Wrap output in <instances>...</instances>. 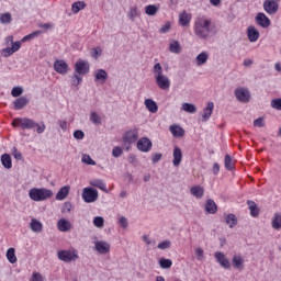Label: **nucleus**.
Wrapping results in <instances>:
<instances>
[{"mask_svg":"<svg viewBox=\"0 0 281 281\" xmlns=\"http://www.w3.org/2000/svg\"><path fill=\"white\" fill-rule=\"evenodd\" d=\"M11 124L14 128H22V131H32L35 128L38 135H43L46 128L45 123H36V121L30 117H16Z\"/></svg>","mask_w":281,"mask_h":281,"instance_id":"1","label":"nucleus"},{"mask_svg":"<svg viewBox=\"0 0 281 281\" xmlns=\"http://www.w3.org/2000/svg\"><path fill=\"white\" fill-rule=\"evenodd\" d=\"M193 29L198 38L207 41L210 34H212V20L207 19L205 15L199 16L194 21Z\"/></svg>","mask_w":281,"mask_h":281,"instance_id":"2","label":"nucleus"},{"mask_svg":"<svg viewBox=\"0 0 281 281\" xmlns=\"http://www.w3.org/2000/svg\"><path fill=\"white\" fill-rule=\"evenodd\" d=\"M154 74H156L155 80L157 87L162 91H168V89H170V79L164 76V68L161 67V64L157 63L154 65Z\"/></svg>","mask_w":281,"mask_h":281,"instance_id":"3","label":"nucleus"},{"mask_svg":"<svg viewBox=\"0 0 281 281\" xmlns=\"http://www.w3.org/2000/svg\"><path fill=\"white\" fill-rule=\"evenodd\" d=\"M29 196L32 201L41 202L47 201L54 196V192L45 188H33L29 191Z\"/></svg>","mask_w":281,"mask_h":281,"instance_id":"4","label":"nucleus"},{"mask_svg":"<svg viewBox=\"0 0 281 281\" xmlns=\"http://www.w3.org/2000/svg\"><path fill=\"white\" fill-rule=\"evenodd\" d=\"M74 69L75 75L82 78V76H87V74H89V71L91 70V65L85 59H78L74 65Z\"/></svg>","mask_w":281,"mask_h":281,"instance_id":"5","label":"nucleus"},{"mask_svg":"<svg viewBox=\"0 0 281 281\" xmlns=\"http://www.w3.org/2000/svg\"><path fill=\"white\" fill-rule=\"evenodd\" d=\"M98 190L93 187H87L82 191V199L85 203H95L98 201Z\"/></svg>","mask_w":281,"mask_h":281,"instance_id":"6","label":"nucleus"},{"mask_svg":"<svg viewBox=\"0 0 281 281\" xmlns=\"http://www.w3.org/2000/svg\"><path fill=\"white\" fill-rule=\"evenodd\" d=\"M57 257L61 262H72V260H78L77 250H59Z\"/></svg>","mask_w":281,"mask_h":281,"instance_id":"7","label":"nucleus"},{"mask_svg":"<svg viewBox=\"0 0 281 281\" xmlns=\"http://www.w3.org/2000/svg\"><path fill=\"white\" fill-rule=\"evenodd\" d=\"M137 139H139V132L137 128L130 130L123 135V142H124V145L127 146L126 148L127 150H128V146H131V144H135Z\"/></svg>","mask_w":281,"mask_h":281,"instance_id":"8","label":"nucleus"},{"mask_svg":"<svg viewBox=\"0 0 281 281\" xmlns=\"http://www.w3.org/2000/svg\"><path fill=\"white\" fill-rule=\"evenodd\" d=\"M235 98L238 102H243L247 104L251 100V92L247 88H236L235 89Z\"/></svg>","mask_w":281,"mask_h":281,"instance_id":"9","label":"nucleus"},{"mask_svg":"<svg viewBox=\"0 0 281 281\" xmlns=\"http://www.w3.org/2000/svg\"><path fill=\"white\" fill-rule=\"evenodd\" d=\"M136 148L140 153H150L153 150V142L148 137H142L137 140Z\"/></svg>","mask_w":281,"mask_h":281,"instance_id":"10","label":"nucleus"},{"mask_svg":"<svg viewBox=\"0 0 281 281\" xmlns=\"http://www.w3.org/2000/svg\"><path fill=\"white\" fill-rule=\"evenodd\" d=\"M255 23L259 25V27H262L263 30H267V27L271 26V20L267 14L259 12L255 16Z\"/></svg>","mask_w":281,"mask_h":281,"instance_id":"11","label":"nucleus"},{"mask_svg":"<svg viewBox=\"0 0 281 281\" xmlns=\"http://www.w3.org/2000/svg\"><path fill=\"white\" fill-rule=\"evenodd\" d=\"M263 10L267 14L273 15L278 13V10H280V4L273 0H266L263 2Z\"/></svg>","mask_w":281,"mask_h":281,"instance_id":"12","label":"nucleus"},{"mask_svg":"<svg viewBox=\"0 0 281 281\" xmlns=\"http://www.w3.org/2000/svg\"><path fill=\"white\" fill-rule=\"evenodd\" d=\"M214 258L216 262L222 266L223 269H232V263L229 262V259L223 254L222 251H216L214 254Z\"/></svg>","mask_w":281,"mask_h":281,"instance_id":"13","label":"nucleus"},{"mask_svg":"<svg viewBox=\"0 0 281 281\" xmlns=\"http://www.w3.org/2000/svg\"><path fill=\"white\" fill-rule=\"evenodd\" d=\"M54 70L57 74H60V76H66V74L69 71V65L63 59H56L54 61Z\"/></svg>","mask_w":281,"mask_h":281,"instance_id":"14","label":"nucleus"},{"mask_svg":"<svg viewBox=\"0 0 281 281\" xmlns=\"http://www.w3.org/2000/svg\"><path fill=\"white\" fill-rule=\"evenodd\" d=\"M247 37L250 43H256L260 38V31L256 26L250 25L247 27Z\"/></svg>","mask_w":281,"mask_h":281,"instance_id":"15","label":"nucleus"},{"mask_svg":"<svg viewBox=\"0 0 281 281\" xmlns=\"http://www.w3.org/2000/svg\"><path fill=\"white\" fill-rule=\"evenodd\" d=\"M30 104V99L26 97H20L13 101V106L15 111H22L26 105Z\"/></svg>","mask_w":281,"mask_h":281,"instance_id":"16","label":"nucleus"},{"mask_svg":"<svg viewBox=\"0 0 281 281\" xmlns=\"http://www.w3.org/2000/svg\"><path fill=\"white\" fill-rule=\"evenodd\" d=\"M109 80V72L104 69H98L94 75V82H99V85H104Z\"/></svg>","mask_w":281,"mask_h":281,"instance_id":"17","label":"nucleus"},{"mask_svg":"<svg viewBox=\"0 0 281 281\" xmlns=\"http://www.w3.org/2000/svg\"><path fill=\"white\" fill-rule=\"evenodd\" d=\"M214 113V102H207L206 106L203 109L202 122H207Z\"/></svg>","mask_w":281,"mask_h":281,"instance_id":"18","label":"nucleus"},{"mask_svg":"<svg viewBox=\"0 0 281 281\" xmlns=\"http://www.w3.org/2000/svg\"><path fill=\"white\" fill-rule=\"evenodd\" d=\"M95 249L99 254H109L111 251V245L106 241H97Z\"/></svg>","mask_w":281,"mask_h":281,"instance_id":"19","label":"nucleus"},{"mask_svg":"<svg viewBox=\"0 0 281 281\" xmlns=\"http://www.w3.org/2000/svg\"><path fill=\"white\" fill-rule=\"evenodd\" d=\"M183 159V151H181V148L175 147L173 148V166H181V160Z\"/></svg>","mask_w":281,"mask_h":281,"instance_id":"20","label":"nucleus"},{"mask_svg":"<svg viewBox=\"0 0 281 281\" xmlns=\"http://www.w3.org/2000/svg\"><path fill=\"white\" fill-rule=\"evenodd\" d=\"M205 212L207 214H216V212H218V205H216V202H214V200L212 199L206 200Z\"/></svg>","mask_w":281,"mask_h":281,"instance_id":"21","label":"nucleus"},{"mask_svg":"<svg viewBox=\"0 0 281 281\" xmlns=\"http://www.w3.org/2000/svg\"><path fill=\"white\" fill-rule=\"evenodd\" d=\"M191 21H192V15L188 14L186 11L180 13L179 23H180L181 27H188V25H190Z\"/></svg>","mask_w":281,"mask_h":281,"instance_id":"22","label":"nucleus"},{"mask_svg":"<svg viewBox=\"0 0 281 281\" xmlns=\"http://www.w3.org/2000/svg\"><path fill=\"white\" fill-rule=\"evenodd\" d=\"M146 109L149 111V113H157L159 111V106L157 105V102L153 99H146L144 102Z\"/></svg>","mask_w":281,"mask_h":281,"instance_id":"23","label":"nucleus"},{"mask_svg":"<svg viewBox=\"0 0 281 281\" xmlns=\"http://www.w3.org/2000/svg\"><path fill=\"white\" fill-rule=\"evenodd\" d=\"M248 209L250 210V216L256 218L260 214V209H258V204L256 202L248 200L247 201Z\"/></svg>","mask_w":281,"mask_h":281,"instance_id":"24","label":"nucleus"},{"mask_svg":"<svg viewBox=\"0 0 281 281\" xmlns=\"http://www.w3.org/2000/svg\"><path fill=\"white\" fill-rule=\"evenodd\" d=\"M59 232H69L71 229V223L66 218H60L57 223Z\"/></svg>","mask_w":281,"mask_h":281,"instance_id":"25","label":"nucleus"},{"mask_svg":"<svg viewBox=\"0 0 281 281\" xmlns=\"http://www.w3.org/2000/svg\"><path fill=\"white\" fill-rule=\"evenodd\" d=\"M90 186H92V188H98L99 190H102V192H108L106 183H104V180L102 179L90 180Z\"/></svg>","mask_w":281,"mask_h":281,"instance_id":"26","label":"nucleus"},{"mask_svg":"<svg viewBox=\"0 0 281 281\" xmlns=\"http://www.w3.org/2000/svg\"><path fill=\"white\" fill-rule=\"evenodd\" d=\"M225 223L232 229L238 225V218L236 217L235 214L231 213V214L225 215Z\"/></svg>","mask_w":281,"mask_h":281,"instance_id":"27","label":"nucleus"},{"mask_svg":"<svg viewBox=\"0 0 281 281\" xmlns=\"http://www.w3.org/2000/svg\"><path fill=\"white\" fill-rule=\"evenodd\" d=\"M169 131L173 137H183L186 135V131L179 125H171Z\"/></svg>","mask_w":281,"mask_h":281,"instance_id":"28","label":"nucleus"},{"mask_svg":"<svg viewBox=\"0 0 281 281\" xmlns=\"http://www.w3.org/2000/svg\"><path fill=\"white\" fill-rule=\"evenodd\" d=\"M0 161L3 168H5L7 170H10V168H12V157L10 156V154H3L0 157Z\"/></svg>","mask_w":281,"mask_h":281,"instance_id":"29","label":"nucleus"},{"mask_svg":"<svg viewBox=\"0 0 281 281\" xmlns=\"http://www.w3.org/2000/svg\"><path fill=\"white\" fill-rule=\"evenodd\" d=\"M190 192L195 199H203V194H205V190L201 186H194L190 189Z\"/></svg>","mask_w":281,"mask_h":281,"instance_id":"30","label":"nucleus"},{"mask_svg":"<svg viewBox=\"0 0 281 281\" xmlns=\"http://www.w3.org/2000/svg\"><path fill=\"white\" fill-rule=\"evenodd\" d=\"M69 196V186H65L59 189V191L56 194V200L57 201H65Z\"/></svg>","mask_w":281,"mask_h":281,"instance_id":"31","label":"nucleus"},{"mask_svg":"<svg viewBox=\"0 0 281 281\" xmlns=\"http://www.w3.org/2000/svg\"><path fill=\"white\" fill-rule=\"evenodd\" d=\"M245 260H243V257L235 255L232 260V265L235 269L243 270L244 269Z\"/></svg>","mask_w":281,"mask_h":281,"instance_id":"32","label":"nucleus"},{"mask_svg":"<svg viewBox=\"0 0 281 281\" xmlns=\"http://www.w3.org/2000/svg\"><path fill=\"white\" fill-rule=\"evenodd\" d=\"M207 58H210V56L205 52L200 53L195 57V63H196L198 67L205 65V63H207Z\"/></svg>","mask_w":281,"mask_h":281,"instance_id":"33","label":"nucleus"},{"mask_svg":"<svg viewBox=\"0 0 281 281\" xmlns=\"http://www.w3.org/2000/svg\"><path fill=\"white\" fill-rule=\"evenodd\" d=\"M158 12L159 5L157 4H149L145 7V14H147V16H155V14H157Z\"/></svg>","mask_w":281,"mask_h":281,"instance_id":"34","label":"nucleus"},{"mask_svg":"<svg viewBox=\"0 0 281 281\" xmlns=\"http://www.w3.org/2000/svg\"><path fill=\"white\" fill-rule=\"evenodd\" d=\"M85 8H87V3H85V1H77L71 5L74 14H78V12H80V10H85Z\"/></svg>","mask_w":281,"mask_h":281,"instance_id":"35","label":"nucleus"},{"mask_svg":"<svg viewBox=\"0 0 281 281\" xmlns=\"http://www.w3.org/2000/svg\"><path fill=\"white\" fill-rule=\"evenodd\" d=\"M30 227H31L32 232H42L43 231V224L36 218H33L31 221Z\"/></svg>","mask_w":281,"mask_h":281,"instance_id":"36","label":"nucleus"},{"mask_svg":"<svg viewBox=\"0 0 281 281\" xmlns=\"http://www.w3.org/2000/svg\"><path fill=\"white\" fill-rule=\"evenodd\" d=\"M169 52H171V54H181V45L179 44V41H173L169 44Z\"/></svg>","mask_w":281,"mask_h":281,"instance_id":"37","label":"nucleus"},{"mask_svg":"<svg viewBox=\"0 0 281 281\" xmlns=\"http://www.w3.org/2000/svg\"><path fill=\"white\" fill-rule=\"evenodd\" d=\"M273 229H281V213H274L272 217Z\"/></svg>","mask_w":281,"mask_h":281,"instance_id":"38","label":"nucleus"},{"mask_svg":"<svg viewBox=\"0 0 281 281\" xmlns=\"http://www.w3.org/2000/svg\"><path fill=\"white\" fill-rule=\"evenodd\" d=\"M16 250H14V248H9L7 250V259L9 260V262H11V265H14V262H16Z\"/></svg>","mask_w":281,"mask_h":281,"instance_id":"39","label":"nucleus"},{"mask_svg":"<svg viewBox=\"0 0 281 281\" xmlns=\"http://www.w3.org/2000/svg\"><path fill=\"white\" fill-rule=\"evenodd\" d=\"M224 166H225L226 170H228V171L234 170V164L232 160V156H229V154H227L224 158Z\"/></svg>","mask_w":281,"mask_h":281,"instance_id":"40","label":"nucleus"},{"mask_svg":"<svg viewBox=\"0 0 281 281\" xmlns=\"http://www.w3.org/2000/svg\"><path fill=\"white\" fill-rule=\"evenodd\" d=\"M182 111H186L187 113H196V105L186 102L182 104Z\"/></svg>","mask_w":281,"mask_h":281,"instance_id":"41","label":"nucleus"},{"mask_svg":"<svg viewBox=\"0 0 281 281\" xmlns=\"http://www.w3.org/2000/svg\"><path fill=\"white\" fill-rule=\"evenodd\" d=\"M0 23H2L4 25L12 23V14H10L9 12L1 14Z\"/></svg>","mask_w":281,"mask_h":281,"instance_id":"42","label":"nucleus"},{"mask_svg":"<svg viewBox=\"0 0 281 281\" xmlns=\"http://www.w3.org/2000/svg\"><path fill=\"white\" fill-rule=\"evenodd\" d=\"M90 122H92V124H95L97 126H100V124H102V117H100L98 113L92 112L90 114Z\"/></svg>","mask_w":281,"mask_h":281,"instance_id":"43","label":"nucleus"},{"mask_svg":"<svg viewBox=\"0 0 281 281\" xmlns=\"http://www.w3.org/2000/svg\"><path fill=\"white\" fill-rule=\"evenodd\" d=\"M159 265H160L161 269H170V267H172V260L166 259V258H161L159 260Z\"/></svg>","mask_w":281,"mask_h":281,"instance_id":"44","label":"nucleus"},{"mask_svg":"<svg viewBox=\"0 0 281 281\" xmlns=\"http://www.w3.org/2000/svg\"><path fill=\"white\" fill-rule=\"evenodd\" d=\"M93 225H94V227H98L99 229H102V227H104V217L95 216L93 218Z\"/></svg>","mask_w":281,"mask_h":281,"instance_id":"45","label":"nucleus"},{"mask_svg":"<svg viewBox=\"0 0 281 281\" xmlns=\"http://www.w3.org/2000/svg\"><path fill=\"white\" fill-rule=\"evenodd\" d=\"M40 34H43V32L35 31L33 33H30L29 35H26L22 38V43H27V41H32V38H36V36H40Z\"/></svg>","mask_w":281,"mask_h":281,"instance_id":"46","label":"nucleus"},{"mask_svg":"<svg viewBox=\"0 0 281 281\" xmlns=\"http://www.w3.org/2000/svg\"><path fill=\"white\" fill-rule=\"evenodd\" d=\"M82 83V77L79 75H76L75 72L71 76V86L72 87H78L79 85Z\"/></svg>","mask_w":281,"mask_h":281,"instance_id":"47","label":"nucleus"},{"mask_svg":"<svg viewBox=\"0 0 281 281\" xmlns=\"http://www.w3.org/2000/svg\"><path fill=\"white\" fill-rule=\"evenodd\" d=\"M11 95L13 98H21L23 95V88L22 87H13L11 90Z\"/></svg>","mask_w":281,"mask_h":281,"instance_id":"48","label":"nucleus"},{"mask_svg":"<svg viewBox=\"0 0 281 281\" xmlns=\"http://www.w3.org/2000/svg\"><path fill=\"white\" fill-rule=\"evenodd\" d=\"M270 106L276 109V111H281V98L273 99L270 103Z\"/></svg>","mask_w":281,"mask_h":281,"instance_id":"49","label":"nucleus"},{"mask_svg":"<svg viewBox=\"0 0 281 281\" xmlns=\"http://www.w3.org/2000/svg\"><path fill=\"white\" fill-rule=\"evenodd\" d=\"M91 56L92 58H100L102 56V48L101 47H94L91 49Z\"/></svg>","mask_w":281,"mask_h":281,"instance_id":"50","label":"nucleus"},{"mask_svg":"<svg viewBox=\"0 0 281 281\" xmlns=\"http://www.w3.org/2000/svg\"><path fill=\"white\" fill-rule=\"evenodd\" d=\"M12 54H14V49L12 47H5L2 49V53H1L3 58H10V56H12Z\"/></svg>","mask_w":281,"mask_h":281,"instance_id":"51","label":"nucleus"},{"mask_svg":"<svg viewBox=\"0 0 281 281\" xmlns=\"http://www.w3.org/2000/svg\"><path fill=\"white\" fill-rule=\"evenodd\" d=\"M82 162L87 164V166H95V160H93L89 155H83Z\"/></svg>","mask_w":281,"mask_h":281,"instance_id":"52","label":"nucleus"},{"mask_svg":"<svg viewBox=\"0 0 281 281\" xmlns=\"http://www.w3.org/2000/svg\"><path fill=\"white\" fill-rule=\"evenodd\" d=\"M171 245L172 244L170 243V240H164L159 243L157 247L158 249L165 250V249H170Z\"/></svg>","mask_w":281,"mask_h":281,"instance_id":"53","label":"nucleus"},{"mask_svg":"<svg viewBox=\"0 0 281 281\" xmlns=\"http://www.w3.org/2000/svg\"><path fill=\"white\" fill-rule=\"evenodd\" d=\"M123 153L124 150H122V147L116 146L112 149V157H115V158L122 157Z\"/></svg>","mask_w":281,"mask_h":281,"instance_id":"54","label":"nucleus"},{"mask_svg":"<svg viewBox=\"0 0 281 281\" xmlns=\"http://www.w3.org/2000/svg\"><path fill=\"white\" fill-rule=\"evenodd\" d=\"M254 126H257L258 128H262L265 126V119L258 117L254 121Z\"/></svg>","mask_w":281,"mask_h":281,"instance_id":"55","label":"nucleus"},{"mask_svg":"<svg viewBox=\"0 0 281 281\" xmlns=\"http://www.w3.org/2000/svg\"><path fill=\"white\" fill-rule=\"evenodd\" d=\"M128 18L131 19V21H135V19H137V8H131Z\"/></svg>","mask_w":281,"mask_h":281,"instance_id":"56","label":"nucleus"},{"mask_svg":"<svg viewBox=\"0 0 281 281\" xmlns=\"http://www.w3.org/2000/svg\"><path fill=\"white\" fill-rule=\"evenodd\" d=\"M30 281H45V280L43 279V274H41L40 272H33Z\"/></svg>","mask_w":281,"mask_h":281,"instance_id":"57","label":"nucleus"},{"mask_svg":"<svg viewBox=\"0 0 281 281\" xmlns=\"http://www.w3.org/2000/svg\"><path fill=\"white\" fill-rule=\"evenodd\" d=\"M75 139H85V132L81 130H76L74 132Z\"/></svg>","mask_w":281,"mask_h":281,"instance_id":"58","label":"nucleus"},{"mask_svg":"<svg viewBox=\"0 0 281 281\" xmlns=\"http://www.w3.org/2000/svg\"><path fill=\"white\" fill-rule=\"evenodd\" d=\"M119 225L123 227V229H126V227H128V220L124 216L120 217Z\"/></svg>","mask_w":281,"mask_h":281,"instance_id":"59","label":"nucleus"},{"mask_svg":"<svg viewBox=\"0 0 281 281\" xmlns=\"http://www.w3.org/2000/svg\"><path fill=\"white\" fill-rule=\"evenodd\" d=\"M161 157H164L161 153L153 154V157H151L153 164H158V161H161Z\"/></svg>","mask_w":281,"mask_h":281,"instance_id":"60","label":"nucleus"},{"mask_svg":"<svg viewBox=\"0 0 281 281\" xmlns=\"http://www.w3.org/2000/svg\"><path fill=\"white\" fill-rule=\"evenodd\" d=\"M170 27H171L170 22H166V24L159 30L160 34H166L167 32H170Z\"/></svg>","mask_w":281,"mask_h":281,"instance_id":"61","label":"nucleus"},{"mask_svg":"<svg viewBox=\"0 0 281 281\" xmlns=\"http://www.w3.org/2000/svg\"><path fill=\"white\" fill-rule=\"evenodd\" d=\"M61 212L63 214H65V212H71V202H65L61 207Z\"/></svg>","mask_w":281,"mask_h":281,"instance_id":"62","label":"nucleus"},{"mask_svg":"<svg viewBox=\"0 0 281 281\" xmlns=\"http://www.w3.org/2000/svg\"><path fill=\"white\" fill-rule=\"evenodd\" d=\"M11 48L13 49L14 53L19 52V49H21V42H12Z\"/></svg>","mask_w":281,"mask_h":281,"instance_id":"63","label":"nucleus"},{"mask_svg":"<svg viewBox=\"0 0 281 281\" xmlns=\"http://www.w3.org/2000/svg\"><path fill=\"white\" fill-rule=\"evenodd\" d=\"M195 256L198 260H203V249L202 248H196L195 249Z\"/></svg>","mask_w":281,"mask_h":281,"instance_id":"64","label":"nucleus"}]
</instances>
